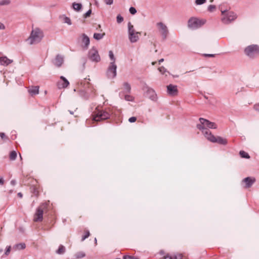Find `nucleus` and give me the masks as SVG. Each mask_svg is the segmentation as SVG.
<instances>
[{"mask_svg":"<svg viewBox=\"0 0 259 259\" xmlns=\"http://www.w3.org/2000/svg\"><path fill=\"white\" fill-rule=\"evenodd\" d=\"M69 111V113L71 114H73V112L70 110Z\"/></svg>","mask_w":259,"mask_h":259,"instance_id":"4d7b16f0","label":"nucleus"},{"mask_svg":"<svg viewBox=\"0 0 259 259\" xmlns=\"http://www.w3.org/2000/svg\"><path fill=\"white\" fill-rule=\"evenodd\" d=\"M174 259H182L183 255L181 253H177L174 254Z\"/></svg>","mask_w":259,"mask_h":259,"instance_id":"f704fd0d","label":"nucleus"},{"mask_svg":"<svg viewBox=\"0 0 259 259\" xmlns=\"http://www.w3.org/2000/svg\"><path fill=\"white\" fill-rule=\"evenodd\" d=\"M164 259H174V255H171L167 254L164 257Z\"/></svg>","mask_w":259,"mask_h":259,"instance_id":"c03bdc74","label":"nucleus"},{"mask_svg":"<svg viewBox=\"0 0 259 259\" xmlns=\"http://www.w3.org/2000/svg\"><path fill=\"white\" fill-rule=\"evenodd\" d=\"M129 11H130V13L132 15H134L137 13L136 9L134 7H131L130 8Z\"/></svg>","mask_w":259,"mask_h":259,"instance_id":"c9c22d12","label":"nucleus"},{"mask_svg":"<svg viewBox=\"0 0 259 259\" xmlns=\"http://www.w3.org/2000/svg\"><path fill=\"white\" fill-rule=\"evenodd\" d=\"M64 22L65 23L68 24L69 25H71V24H72L70 19L69 17H67V16H65L64 17Z\"/></svg>","mask_w":259,"mask_h":259,"instance_id":"2f4dec72","label":"nucleus"},{"mask_svg":"<svg viewBox=\"0 0 259 259\" xmlns=\"http://www.w3.org/2000/svg\"><path fill=\"white\" fill-rule=\"evenodd\" d=\"M18 195L20 197H22V194L21 193H18Z\"/></svg>","mask_w":259,"mask_h":259,"instance_id":"5fc2aeb1","label":"nucleus"},{"mask_svg":"<svg viewBox=\"0 0 259 259\" xmlns=\"http://www.w3.org/2000/svg\"><path fill=\"white\" fill-rule=\"evenodd\" d=\"M128 39L131 42L135 43L138 41L139 39V36L138 34H140V32L136 31L134 26L131 24L130 22L128 23Z\"/></svg>","mask_w":259,"mask_h":259,"instance_id":"423d86ee","label":"nucleus"},{"mask_svg":"<svg viewBox=\"0 0 259 259\" xmlns=\"http://www.w3.org/2000/svg\"><path fill=\"white\" fill-rule=\"evenodd\" d=\"M105 35V33H95L94 34L93 37L94 39L97 40H99L103 38L104 36Z\"/></svg>","mask_w":259,"mask_h":259,"instance_id":"393cba45","label":"nucleus"},{"mask_svg":"<svg viewBox=\"0 0 259 259\" xmlns=\"http://www.w3.org/2000/svg\"><path fill=\"white\" fill-rule=\"evenodd\" d=\"M157 26L158 27L159 30L163 39H165L167 37L168 34V29L167 26L162 22H158L157 23Z\"/></svg>","mask_w":259,"mask_h":259,"instance_id":"4468645a","label":"nucleus"},{"mask_svg":"<svg viewBox=\"0 0 259 259\" xmlns=\"http://www.w3.org/2000/svg\"><path fill=\"white\" fill-rule=\"evenodd\" d=\"M63 62H64V57H63V56H62L59 54H58L56 56V57L53 61L54 64L58 67H61V65L63 64Z\"/></svg>","mask_w":259,"mask_h":259,"instance_id":"a211bd4d","label":"nucleus"},{"mask_svg":"<svg viewBox=\"0 0 259 259\" xmlns=\"http://www.w3.org/2000/svg\"><path fill=\"white\" fill-rule=\"evenodd\" d=\"M89 58L93 62H99L100 60V57L98 54L97 50L93 47L89 52Z\"/></svg>","mask_w":259,"mask_h":259,"instance_id":"f8f14e48","label":"nucleus"},{"mask_svg":"<svg viewBox=\"0 0 259 259\" xmlns=\"http://www.w3.org/2000/svg\"><path fill=\"white\" fill-rule=\"evenodd\" d=\"M199 120L200 123L197 124L196 127L201 131L206 138L209 136V134H212L207 128L216 129L217 128V125L214 122H211L207 119L200 117Z\"/></svg>","mask_w":259,"mask_h":259,"instance_id":"f257e3e1","label":"nucleus"},{"mask_svg":"<svg viewBox=\"0 0 259 259\" xmlns=\"http://www.w3.org/2000/svg\"><path fill=\"white\" fill-rule=\"evenodd\" d=\"M10 183L12 186H15L16 184V181L15 180H12Z\"/></svg>","mask_w":259,"mask_h":259,"instance_id":"3c124183","label":"nucleus"},{"mask_svg":"<svg viewBox=\"0 0 259 259\" xmlns=\"http://www.w3.org/2000/svg\"><path fill=\"white\" fill-rule=\"evenodd\" d=\"M3 250L2 249H0V254L3 252Z\"/></svg>","mask_w":259,"mask_h":259,"instance_id":"13d9d810","label":"nucleus"},{"mask_svg":"<svg viewBox=\"0 0 259 259\" xmlns=\"http://www.w3.org/2000/svg\"><path fill=\"white\" fill-rule=\"evenodd\" d=\"M215 54H204V56L205 57H213L215 56Z\"/></svg>","mask_w":259,"mask_h":259,"instance_id":"8fccbe9b","label":"nucleus"},{"mask_svg":"<svg viewBox=\"0 0 259 259\" xmlns=\"http://www.w3.org/2000/svg\"><path fill=\"white\" fill-rule=\"evenodd\" d=\"M123 85L124 93H130L131 90V85L128 82H124Z\"/></svg>","mask_w":259,"mask_h":259,"instance_id":"b1692460","label":"nucleus"},{"mask_svg":"<svg viewBox=\"0 0 259 259\" xmlns=\"http://www.w3.org/2000/svg\"><path fill=\"white\" fill-rule=\"evenodd\" d=\"M87 79V78H84V80L81 82L83 89L79 93L80 96L85 100L93 98L96 95V90Z\"/></svg>","mask_w":259,"mask_h":259,"instance_id":"f03ea898","label":"nucleus"},{"mask_svg":"<svg viewBox=\"0 0 259 259\" xmlns=\"http://www.w3.org/2000/svg\"><path fill=\"white\" fill-rule=\"evenodd\" d=\"M72 7L73 9L76 11H80L82 8V4L80 3H76L74 2L72 4Z\"/></svg>","mask_w":259,"mask_h":259,"instance_id":"4be33fe9","label":"nucleus"},{"mask_svg":"<svg viewBox=\"0 0 259 259\" xmlns=\"http://www.w3.org/2000/svg\"><path fill=\"white\" fill-rule=\"evenodd\" d=\"M85 255V253L82 251L78 252L76 253H75V256L77 258H82V257H84Z\"/></svg>","mask_w":259,"mask_h":259,"instance_id":"c85d7f7f","label":"nucleus"},{"mask_svg":"<svg viewBox=\"0 0 259 259\" xmlns=\"http://www.w3.org/2000/svg\"><path fill=\"white\" fill-rule=\"evenodd\" d=\"M5 29V25L3 23L0 22V29Z\"/></svg>","mask_w":259,"mask_h":259,"instance_id":"603ef678","label":"nucleus"},{"mask_svg":"<svg viewBox=\"0 0 259 259\" xmlns=\"http://www.w3.org/2000/svg\"><path fill=\"white\" fill-rule=\"evenodd\" d=\"M66 251L65 246L63 245H60L58 249L56 251V253L58 254H63Z\"/></svg>","mask_w":259,"mask_h":259,"instance_id":"5701e85b","label":"nucleus"},{"mask_svg":"<svg viewBox=\"0 0 259 259\" xmlns=\"http://www.w3.org/2000/svg\"><path fill=\"white\" fill-rule=\"evenodd\" d=\"M28 92L31 96L38 94L39 93V87H31V88L28 90Z\"/></svg>","mask_w":259,"mask_h":259,"instance_id":"412c9836","label":"nucleus"},{"mask_svg":"<svg viewBox=\"0 0 259 259\" xmlns=\"http://www.w3.org/2000/svg\"><path fill=\"white\" fill-rule=\"evenodd\" d=\"M167 92L170 96H174L178 94L177 86L170 84L167 86Z\"/></svg>","mask_w":259,"mask_h":259,"instance_id":"dca6fc26","label":"nucleus"},{"mask_svg":"<svg viewBox=\"0 0 259 259\" xmlns=\"http://www.w3.org/2000/svg\"><path fill=\"white\" fill-rule=\"evenodd\" d=\"M13 60L8 58L6 56L0 57V65L7 66L12 63Z\"/></svg>","mask_w":259,"mask_h":259,"instance_id":"aec40b11","label":"nucleus"},{"mask_svg":"<svg viewBox=\"0 0 259 259\" xmlns=\"http://www.w3.org/2000/svg\"><path fill=\"white\" fill-rule=\"evenodd\" d=\"M254 109L259 112V103L254 105Z\"/></svg>","mask_w":259,"mask_h":259,"instance_id":"09e8293b","label":"nucleus"},{"mask_svg":"<svg viewBox=\"0 0 259 259\" xmlns=\"http://www.w3.org/2000/svg\"><path fill=\"white\" fill-rule=\"evenodd\" d=\"M116 259H120V258H116Z\"/></svg>","mask_w":259,"mask_h":259,"instance_id":"e2e57ef3","label":"nucleus"},{"mask_svg":"<svg viewBox=\"0 0 259 259\" xmlns=\"http://www.w3.org/2000/svg\"><path fill=\"white\" fill-rule=\"evenodd\" d=\"M20 158L22 159V157L21 156V155L20 154Z\"/></svg>","mask_w":259,"mask_h":259,"instance_id":"680f3d73","label":"nucleus"},{"mask_svg":"<svg viewBox=\"0 0 259 259\" xmlns=\"http://www.w3.org/2000/svg\"><path fill=\"white\" fill-rule=\"evenodd\" d=\"M245 54L250 59H254L259 56V46L257 45H251L244 49Z\"/></svg>","mask_w":259,"mask_h":259,"instance_id":"20e7f679","label":"nucleus"},{"mask_svg":"<svg viewBox=\"0 0 259 259\" xmlns=\"http://www.w3.org/2000/svg\"><path fill=\"white\" fill-rule=\"evenodd\" d=\"M0 137L3 140L8 139V138L4 133H0Z\"/></svg>","mask_w":259,"mask_h":259,"instance_id":"de8ad7c7","label":"nucleus"},{"mask_svg":"<svg viewBox=\"0 0 259 259\" xmlns=\"http://www.w3.org/2000/svg\"><path fill=\"white\" fill-rule=\"evenodd\" d=\"M116 21L118 23H120L123 21V18L120 15H118L116 17Z\"/></svg>","mask_w":259,"mask_h":259,"instance_id":"72a5a7b5","label":"nucleus"},{"mask_svg":"<svg viewBox=\"0 0 259 259\" xmlns=\"http://www.w3.org/2000/svg\"><path fill=\"white\" fill-rule=\"evenodd\" d=\"M215 7L214 5H209L208 7V10L210 12H212L214 9H215Z\"/></svg>","mask_w":259,"mask_h":259,"instance_id":"49530a36","label":"nucleus"},{"mask_svg":"<svg viewBox=\"0 0 259 259\" xmlns=\"http://www.w3.org/2000/svg\"><path fill=\"white\" fill-rule=\"evenodd\" d=\"M80 38L82 43L81 47L84 50H87L90 43V38L85 33H82L80 35Z\"/></svg>","mask_w":259,"mask_h":259,"instance_id":"2eb2a0df","label":"nucleus"},{"mask_svg":"<svg viewBox=\"0 0 259 259\" xmlns=\"http://www.w3.org/2000/svg\"><path fill=\"white\" fill-rule=\"evenodd\" d=\"M255 180L254 178L247 177L242 180V183L245 184V187L246 188H250L253 184L255 182Z\"/></svg>","mask_w":259,"mask_h":259,"instance_id":"6ab92c4d","label":"nucleus"},{"mask_svg":"<svg viewBox=\"0 0 259 259\" xmlns=\"http://www.w3.org/2000/svg\"><path fill=\"white\" fill-rule=\"evenodd\" d=\"M14 247H15L18 249H23L25 248L26 245H25V243H21L16 244L15 245Z\"/></svg>","mask_w":259,"mask_h":259,"instance_id":"cd10ccee","label":"nucleus"},{"mask_svg":"<svg viewBox=\"0 0 259 259\" xmlns=\"http://www.w3.org/2000/svg\"><path fill=\"white\" fill-rule=\"evenodd\" d=\"M123 259H138L137 258L130 255H125L123 256Z\"/></svg>","mask_w":259,"mask_h":259,"instance_id":"79ce46f5","label":"nucleus"},{"mask_svg":"<svg viewBox=\"0 0 259 259\" xmlns=\"http://www.w3.org/2000/svg\"><path fill=\"white\" fill-rule=\"evenodd\" d=\"M206 2V0H196L195 3L197 5H200L204 4Z\"/></svg>","mask_w":259,"mask_h":259,"instance_id":"58836bf2","label":"nucleus"},{"mask_svg":"<svg viewBox=\"0 0 259 259\" xmlns=\"http://www.w3.org/2000/svg\"><path fill=\"white\" fill-rule=\"evenodd\" d=\"M137 120V118L136 117H134V116H133V117H130L129 119H128V121L130 122H134L136 121Z\"/></svg>","mask_w":259,"mask_h":259,"instance_id":"37998d69","label":"nucleus"},{"mask_svg":"<svg viewBox=\"0 0 259 259\" xmlns=\"http://www.w3.org/2000/svg\"><path fill=\"white\" fill-rule=\"evenodd\" d=\"M48 203H42L39 207H38L36 210L35 213L33 221L34 222H40L43 219V213L44 209H46L47 207Z\"/></svg>","mask_w":259,"mask_h":259,"instance_id":"1a4fd4ad","label":"nucleus"},{"mask_svg":"<svg viewBox=\"0 0 259 259\" xmlns=\"http://www.w3.org/2000/svg\"><path fill=\"white\" fill-rule=\"evenodd\" d=\"M205 22V20H200L196 17H191L188 21V27L191 29L195 30L203 25Z\"/></svg>","mask_w":259,"mask_h":259,"instance_id":"39448f33","label":"nucleus"},{"mask_svg":"<svg viewBox=\"0 0 259 259\" xmlns=\"http://www.w3.org/2000/svg\"><path fill=\"white\" fill-rule=\"evenodd\" d=\"M110 114L104 110H101L96 108V111L93 115V120L99 121L102 120H105L109 118Z\"/></svg>","mask_w":259,"mask_h":259,"instance_id":"0eeeda50","label":"nucleus"},{"mask_svg":"<svg viewBox=\"0 0 259 259\" xmlns=\"http://www.w3.org/2000/svg\"><path fill=\"white\" fill-rule=\"evenodd\" d=\"M95 243H97V239L96 238H95Z\"/></svg>","mask_w":259,"mask_h":259,"instance_id":"052dcab7","label":"nucleus"},{"mask_svg":"<svg viewBox=\"0 0 259 259\" xmlns=\"http://www.w3.org/2000/svg\"><path fill=\"white\" fill-rule=\"evenodd\" d=\"M204 97L206 99H208L207 97V96H204Z\"/></svg>","mask_w":259,"mask_h":259,"instance_id":"bf43d9fd","label":"nucleus"},{"mask_svg":"<svg viewBox=\"0 0 259 259\" xmlns=\"http://www.w3.org/2000/svg\"><path fill=\"white\" fill-rule=\"evenodd\" d=\"M164 61V59H161L159 60V63H161V62H163Z\"/></svg>","mask_w":259,"mask_h":259,"instance_id":"6e6d98bb","label":"nucleus"},{"mask_svg":"<svg viewBox=\"0 0 259 259\" xmlns=\"http://www.w3.org/2000/svg\"><path fill=\"white\" fill-rule=\"evenodd\" d=\"M109 57L110 59L111 60V62L115 63V58L113 53L112 51H109Z\"/></svg>","mask_w":259,"mask_h":259,"instance_id":"c756f323","label":"nucleus"},{"mask_svg":"<svg viewBox=\"0 0 259 259\" xmlns=\"http://www.w3.org/2000/svg\"><path fill=\"white\" fill-rule=\"evenodd\" d=\"M90 235V232L89 231H87L85 232V234L84 236H82V239H81V241L84 240L85 239H87L88 237H89Z\"/></svg>","mask_w":259,"mask_h":259,"instance_id":"4c0bfd02","label":"nucleus"},{"mask_svg":"<svg viewBox=\"0 0 259 259\" xmlns=\"http://www.w3.org/2000/svg\"><path fill=\"white\" fill-rule=\"evenodd\" d=\"M239 155L242 158H243L248 159L250 158V156L249 155V154L247 152L242 150L239 152Z\"/></svg>","mask_w":259,"mask_h":259,"instance_id":"a878e982","label":"nucleus"},{"mask_svg":"<svg viewBox=\"0 0 259 259\" xmlns=\"http://www.w3.org/2000/svg\"><path fill=\"white\" fill-rule=\"evenodd\" d=\"M11 3L10 0H0V6H6Z\"/></svg>","mask_w":259,"mask_h":259,"instance_id":"7c9ffc66","label":"nucleus"},{"mask_svg":"<svg viewBox=\"0 0 259 259\" xmlns=\"http://www.w3.org/2000/svg\"><path fill=\"white\" fill-rule=\"evenodd\" d=\"M17 152L15 151H12L10 154V159L11 160H15L17 157Z\"/></svg>","mask_w":259,"mask_h":259,"instance_id":"bb28decb","label":"nucleus"},{"mask_svg":"<svg viewBox=\"0 0 259 259\" xmlns=\"http://www.w3.org/2000/svg\"><path fill=\"white\" fill-rule=\"evenodd\" d=\"M124 99L125 100L128 101H134V98L129 95H125L124 96Z\"/></svg>","mask_w":259,"mask_h":259,"instance_id":"473e14b6","label":"nucleus"},{"mask_svg":"<svg viewBox=\"0 0 259 259\" xmlns=\"http://www.w3.org/2000/svg\"><path fill=\"white\" fill-rule=\"evenodd\" d=\"M92 13V10H88L84 14V18H87L88 17H89L91 15Z\"/></svg>","mask_w":259,"mask_h":259,"instance_id":"a19ab883","label":"nucleus"},{"mask_svg":"<svg viewBox=\"0 0 259 259\" xmlns=\"http://www.w3.org/2000/svg\"><path fill=\"white\" fill-rule=\"evenodd\" d=\"M158 70L161 74H164L165 72H167L166 69L163 66L159 67Z\"/></svg>","mask_w":259,"mask_h":259,"instance_id":"e433bc0d","label":"nucleus"},{"mask_svg":"<svg viewBox=\"0 0 259 259\" xmlns=\"http://www.w3.org/2000/svg\"><path fill=\"white\" fill-rule=\"evenodd\" d=\"M208 141L212 143H218L220 144L225 145L227 144V140L221 137H215L212 134H209V136L206 138Z\"/></svg>","mask_w":259,"mask_h":259,"instance_id":"ddd939ff","label":"nucleus"},{"mask_svg":"<svg viewBox=\"0 0 259 259\" xmlns=\"http://www.w3.org/2000/svg\"><path fill=\"white\" fill-rule=\"evenodd\" d=\"M4 180L3 178H0V185H2L4 184Z\"/></svg>","mask_w":259,"mask_h":259,"instance_id":"864d4df0","label":"nucleus"},{"mask_svg":"<svg viewBox=\"0 0 259 259\" xmlns=\"http://www.w3.org/2000/svg\"><path fill=\"white\" fill-rule=\"evenodd\" d=\"M106 75L108 78L113 79L117 75V65L115 63L110 62L107 69Z\"/></svg>","mask_w":259,"mask_h":259,"instance_id":"6e6552de","label":"nucleus"},{"mask_svg":"<svg viewBox=\"0 0 259 259\" xmlns=\"http://www.w3.org/2000/svg\"><path fill=\"white\" fill-rule=\"evenodd\" d=\"M104 2L107 5H111L113 3V0H104Z\"/></svg>","mask_w":259,"mask_h":259,"instance_id":"ea45409f","label":"nucleus"},{"mask_svg":"<svg viewBox=\"0 0 259 259\" xmlns=\"http://www.w3.org/2000/svg\"><path fill=\"white\" fill-rule=\"evenodd\" d=\"M10 251H11V246H7L6 248V250L5 254L7 255H8L9 254Z\"/></svg>","mask_w":259,"mask_h":259,"instance_id":"a18cd8bd","label":"nucleus"},{"mask_svg":"<svg viewBox=\"0 0 259 259\" xmlns=\"http://www.w3.org/2000/svg\"><path fill=\"white\" fill-rule=\"evenodd\" d=\"M222 13L224 15L222 19V22L225 24H228L235 20L237 18L236 14L233 12L222 11Z\"/></svg>","mask_w":259,"mask_h":259,"instance_id":"9d476101","label":"nucleus"},{"mask_svg":"<svg viewBox=\"0 0 259 259\" xmlns=\"http://www.w3.org/2000/svg\"><path fill=\"white\" fill-rule=\"evenodd\" d=\"M143 90L145 92L146 95L152 101L156 102L157 100V96L155 91L146 85L143 87Z\"/></svg>","mask_w":259,"mask_h":259,"instance_id":"9b49d317","label":"nucleus"},{"mask_svg":"<svg viewBox=\"0 0 259 259\" xmlns=\"http://www.w3.org/2000/svg\"><path fill=\"white\" fill-rule=\"evenodd\" d=\"M44 36L42 31L39 28H36L31 31L27 40L30 45L39 42Z\"/></svg>","mask_w":259,"mask_h":259,"instance_id":"7ed1b4c3","label":"nucleus"},{"mask_svg":"<svg viewBox=\"0 0 259 259\" xmlns=\"http://www.w3.org/2000/svg\"><path fill=\"white\" fill-rule=\"evenodd\" d=\"M60 79L61 80L57 82V87L59 89L65 88L69 84V81L65 77L61 76Z\"/></svg>","mask_w":259,"mask_h":259,"instance_id":"f3484780","label":"nucleus"}]
</instances>
